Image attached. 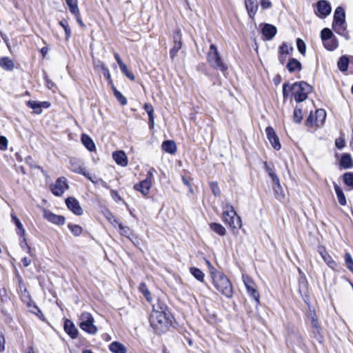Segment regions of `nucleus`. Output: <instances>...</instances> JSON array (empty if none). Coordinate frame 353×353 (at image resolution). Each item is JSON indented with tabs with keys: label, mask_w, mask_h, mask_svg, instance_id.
<instances>
[{
	"label": "nucleus",
	"mask_w": 353,
	"mask_h": 353,
	"mask_svg": "<svg viewBox=\"0 0 353 353\" xmlns=\"http://www.w3.org/2000/svg\"><path fill=\"white\" fill-rule=\"evenodd\" d=\"M150 325L156 333L160 334L165 332L172 325L171 315L163 303L153 305L150 318Z\"/></svg>",
	"instance_id": "nucleus-1"
},
{
	"label": "nucleus",
	"mask_w": 353,
	"mask_h": 353,
	"mask_svg": "<svg viewBox=\"0 0 353 353\" xmlns=\"http://www.w3.org/2000/svg\"><path fill=\"white\" fill-rule=\"evenodd\" d=\"M312 92V87L305 81L296 82L292 85L285 83L283 85V95L286 99L289 95V92L294 97V100L299 103L305 101L307 94Z\"/></svg>",
	"instance_id": "nucleus-2"
},
{
	"label": "nucleus",
	"mask_w": 353,
	"mask_h": 353,
	"mask_svg": "<svg viewBox=\"0 0 353 353\" xmlns=\"http://www.w3.org/2000/svg\"><path fill=\"white\" fill-rule=\"evenodd\" d=\"M213 285L216 289L227 298H230L233 294L232 284L228 277L221 272L214 268L210 270Z\"/></svg>",
	"instance_id": "nucleus-3"
},
{
	"label": "nucleus",
	"mask_w": 353,
	"mask_h": 353,
	"mask_svg": "<svg viewBox=\"0 0 353 353\" xmlns=\"http://www.w3.org/2000/svg\"><path fill=\"white\" fill-rule=\"evenodd\" d=\"M223 213L222 220L225 224L229 225L232 228H240L242 222L240 216H239L234 207L228 202H224L221 205Z\"/></svg>",
	"instance_id": "nucleus-4"
},
{
	"label": "nucleus",
	"mask_w": 353,
	"mask_h": 353,
	"mask_svg": "<svg viewBox=\"0 0 353 353\" xmlns=\"http://www.w3.org/2000/svg\"><path fill=\"white\" fill-rule=\"evenodd\" d=\"M207 61L210 65L216 70L225 72L228 70L227 65L223 62L217 47L211 44L207 54Z\"/></svg>",
	"instance_id": "nucleus-5"
},
{
	"label": "nucleus",
	"mask_w": 353,
	"mask_h": 353,
	"mask_svg": "<svg viewBox=\"0 0 353 353\" xmlns=\"http://www.w3.org/2000/svg\"><path fill=\"white\" fill-rule=\"evenodd\" d=\"M79 320V327L81 330L92 335L97 333L98 329L94 324V319L90 313L87 312H82L80 315Z\"/></svg>",
	"instance_id": "nucleus-6"
},
{
	"label": "nucleus",
	"mask_w": 353,
	"mask_h": 353,
	"mask_svg": "<svg viewBox=\"0 0 353 353\" xmlns=\"http://www.w3.org/2000/svg\"><path fill=\"white\" fill-rule=\"evenodd\" d=\"M242 279L246 288L247 292L256 303H260V294L256 289V285L254 280L248 275L243 274Z\"/></svg>",
	"instance_id": "nucleus-7"
},
{
	"label": "nucleus",
	"mask_w": 353,
	"mask_h": 353,
	"mask_svg": "<svg viewBox=\"0 0 353 353\" xmlns=\"http://www.w3.org/2000/svg\"><path fill=\"white\" fill-rule=\"evenodd\" d=\"M345 14L343 8L341 7L336 8L334 14L333 28L338 34H342V32L345 30L344 26L345 21Z\"/></svg>",
	"instance_id": "nucleus-8"
},
{
	"label": "nucleus",
	"mask_w": 353,
	"mask_h": 353,
	"mask_svg": "<svg viewBox=\"0 0 353 353\" xmlns=\"http://www.w3.org/2000/svg\"><path fill=\"white\" fill-rule=\"evenodd\" d=\"M70 169L78 174H81L88 178L90 181H91L93 183H96L97 182L91 177L90 174L85 171V168L83 167V163L77 158H71L70 159Z\"/></svg>",
	"instance_id": "nucleus-9"
},
{
	"label": "nucleus",
	"mask_w": 353,
	"mask_h": 353,
	"mask_svg": "<svg viewBox=\"0 0 353 353\" xmlns=\"http://www.w3.org/2000/svg\"><path fill=\"white\" fill-rule=\"evenodd\" d=\"M68 188L69 185L67 183V179L63 176L58 178L55 183L50 185L51 192L57 196H61Z\"/></svg>",
	"instance_id": "nucleus-10"
},
{
	"label": "nucleus",
	"mask_w": 353,
	"mask_h": 353,
	"mask_svg": "<svg viewBox=\"0 0 353 353\" xmlns=\"http://www.w3.org/2000/svg\"><path fill=\"white\" fill-rule=\"evenodd\" d=\"M331 10L330 3L327 1L320 0L316 3L315 13L319 17L323 19L330 14Z\"/></svg>",
	"instance_id": "nucleus-11"
},
{
	"label": "nucleus",
	"mask_w": 353,
	"mask_h": 353,
	"mask_svg": "<svg viewBox=\"0 0 353 353\" xmlns=\"http://www.w3.org/2000/svg\"><path fill=\"white\" fill-rule=\"evenodd\" d=\"M265 133L267 135V137L270 142L272 146L276 150H279L281 148V143L279 142V139L276 134L274 129L269 126L267 127L265 129Z\"/></svg>",
	"instance_id": "nucleus-12"
},
{
	"label": "nucleus",
	"mask_w": 353,
	"mask_h": 353,
	"mask_svg": "<svg viewBox=\"0 0 353 353\" xmlns=\"http://www.w3.org/2000/svg\"><path fill=\"white\" fill-rule=\"evenodd\" d=\"M65 204L68 209L76 215H81L83 212L79 202L74 197H68L65 200Z\"/></svg>",
	"instance_id": "nucleus-13"
},
{
	"label": "nucleus",
	"mask_w": 353,
	"mask_h": 353,
	"mask_svg": "<svg viewBox=\"0 0 353 353\" xmlns=\"http://www.w3.org/2000/svg\"><path fill=\"white\" fill-rule=\"evenodd\" d=\"M43 216L48 221L57 224L58 225H63L65 223V217L61 215H57L49 210H45Z\"/></svg>",
	"instance_id": "nucleus-14"
},
{
	"label": "nucleus",
	"mask_w": 353,
	"mask_h": 353,
	"mask_svg": "<svg viewBox=\"0 0 353 353\" xmlns=\"http://www.w3.org/2000/svg\"><path fill=\"white\" fill-rule=\"evenodd\" d=\"M152 183L149 180H143L139 183L134 185V188L140 192L143 196H147L150 193Z\"/></svg>",
	"instance_id": "nucleus-15"
},
{
	"label": "nucleus",
	"mask_w": 353,
	"mask_h": 353,
	"mask_svg": "<svg viewBox=\"0 0 353 353\" xmlns=\"http://www.w3.org/2000/svg\"><path fill=\"white\" fill-rule=\"evenodd\" d=\"M248 13L251 19H254L258 10V2L256 0H245Z\"/></svg>",
	"instance_id": "nucleus-16"
},
{
	"label": "nucleus",
	"mask_w": 353,
	"mask_h": 353,
	"mask_svg": "<svg viewBox=\"0 0 353 353\" xmlns=\"http://www.w3.org/2000/svg\"><path fill=\"white\" fill-rule=\"evenodd\" d=\"M276 28L271 24L266 23L262 28V34L267 40H271L276 34Z\"/></svg>",
	"instance_id": "nucleus-17"
},
{
	"label": "nucleus",
	"mask_w": 353,
	"mask_h": 353,
	"mask_svg": "<svg viewBox=\"0 0 353 353\" xmlns=\"http://www.w3.org/2000/svg\"><path fill=\"white\" fill-rule=\"evenodd\" d=\"M113 159L115 162L123 167L128 165V158L126 154L123 151H117L112 154Z\"/></svg>",
	"instance_id": "nucleus-18"
},
{
	"label": "nucleus",
	"mask_w": 353,
	"mask_h": 353,
	"mask_svg": "<svg viewBox=\"0 0 353 353\" xmlns=\"http://www.w3.org/2000/svg\"><path fill=\"white\" fill-rule=\"evenodd\" d=\"M319 252L321 254L325 263L332 269H335L337 264L333 260L332 256L323 248H319Z\"/></svg>",
	"instance_id": "nucleus-19"
},
{
	"label": "nucleus",
	"mask_w": 353,
	"mask_h": 353,
	"mask_svg": "<svg viewBox=\"0 0 353 353\" xmlns=\"http://www.w3.org/2000/svg\"><path fill=\"white\" fill-rule=\"evenodd\" d=\"M64 330L72 339L77 337L78 330L70 320H65Z\"/></svg>",
	"instance_id": "nucleus-20"
},
{
	"label": "nucleus",
	"mask_w": 353,
	"mask_h": 353,
	"mask_svg": "<svg viewBox=\"0 0 353 353\" xmlns=\"http://www.w3.org/2000/svg\"><path fill=\"white\" fill-rule=\"evenodd\" d=\"M326 118V112L323 109H319L315 112L314 125L321 127L324 124Z\"/></svg>",
	"instance_id": "nucleus-21"
},
{
	"label": "nucleus",
	"mask_w": 353,
	"mask_h": 353,
	"mask_svg": "<svg viewBox=\"0 0 353 353\" xmlns=\"http://www.w3.org/2000/svg\"><path fill=\"white\" fill-rule=\"evenodd\" d=\"M287 68L290 72L300 71L301 70V63L296 59L292 58L287 64Z\"/></svg>",
	"instance_id": "nucleus-22"
},
{
	"label": "nucleus",
	"mask_w": 353,
	"mask_h": 353,
	"mask_svg": "<svg viewBox=\"0 0 353 353\" xmlns=\"http://www.w3.org/2000/svg\"><path fill=\"white\" fill-rule=\"evenodd\" d=\"M333 185L339 203L341 205H345L347 201L343 190L336 183H333Z\"/></svg>",
	"instance_id": "nucleus-23"
},
{
	"label": "nucleus",
	"mask_w": 353,
	"mask_h": 353,
	"mask_svg": "<svg viewBox=\"0 0 353 353\" xmlns=\"http://www.w3.org/2000/svg\"><path fill=\"white\" fill-rule=\"evenodd\" d=\"M144 110L147 112L149 119V126L152 129L154 125V108L153 106L150 103H145L144 105Z\"/></svg>",
	"instance_id": "nucleus-24"
},
{
	"label": "nucleus",
	"mask_w": 353,
	"mask_h": 353,
	"mask_svg": "<svg viewBox=\"0 0 353 353\" xmlns=\"http://www.w3.org/2000/svg\"><path fill=\"white\" fill-rule=\"evenodd\" d=\"M110 350L113 353H126L125 347L119 342H112L109 345Z\"/></svg>",
	"instance_id": "nucleus-25"
},
{
	"label": "nucleus",
	"mask_w": 353,
	"mask_h": 353,
	"mask_svg": "<svg viewBox=\"0 0 353 353\" xmlns=\"http://www.w3.org/2000/svg\"><path fill=\"white\" fill-rule=\"evenodd\" d=\"M340 165L345 169L351 168L353 167V161L349 154H344L342 155Z\"/></svg>",
	"instance_id": "nucleus-26"
},
{
	"label": "nucleus",
	"mask_w": 353,
	"mask_h": 353,
	"mask_svg": "<svg viewBox=\"0 0 353 353\" xmlns=\"http://www.w3.org/2000/svg\"><path fill=\"white\" fill-rule=\"evenodd\" d=\"M0 67L6 70H12L14 67V64L12 59L5 57L0 59Z\"/></svg>",
	"instance_id": "nucleus-27"
},
{
	"label": "nucleus",
	"mask_w": 353,
	"mask_h": 353,
	"mask_svg": "<svg viewBox=\"0 0 353 353\" xmlns=\"http://www.w3.org/2000/svg\"><path fill=\"white\" fill-rule=\"evenodd\" d=\"M162 149L166 152L174 154L176 150V146L174 141L168 140L163 142Z\"/></svg>",
	"instance_id": "nucleus-28"
},
{
	"label": "nucleus",
	"mask_w": 353,
	"mask_h": 353,
	"mask_svg": "<svg viewBox=\"0 0 353 353\" xmlns=\"http://www.w3.org/2000/svg\"><path fill=\"white\" fill-rule=\"evenodd\" d=\"M81 141L88 150L94 151L95 150V144L89 136L83 134L81 136Z\"/></svg>",
	"instance_id": "nucleus-29"
},
{
	"label": "nucleus",
	"mask_w": 353,
	"mask_h": 353,
	"mask_svg": "<svg viewBox=\"0 0 353 353\" xmlns=\"http://www.w3.org/2000/svg\"><path fill=\"white\" fill-rule=\"evenodd\" d=\"M323 46L327 50L332 51L338 47L339 43L336 38L333 36L330 39H326V41L323 42Z\"/></svg>",
	"instance_id": "nucleus-30"
},
{
	"label": "nucleus",
	"mask_w": 353,
	"mask_h": 353,
	"mask_svg": "<svg viewBox=\"0 0 353 353\" xmlns=\"http://www.w3.org/2000/svg\"><path fill=\"white\" fill-rule=\"evenodd\" d=\"M11 218H12V221L14 222V223L15 224L16 227L19 230V231L17 232V234L20 236H24V235H25V229H24L22 223H21V222L20 221V220L17 217V216L15 215L14 213H12L11 214Z\"/></svg>",
	"instance_id": "nucleus-31"
},
{
	"label": "nucleus",
	"mask_w": 353,
	"mask_h": 353,
	"mask_svg": "<svg viewBox=\"0 0 353 353\" xmlns=\"http://www.w3.org/2000/svg\"><path fill=\"white\" fill-rule=\"evenodd\" d=\"M66 3L69 8L70 12L74 15H78L80 12L78 7L77 0H65Z\"/></svg>",
	"instance_id": "nucleus-32"
},
{
	"label": "nucleus",
	"mask_w": 353,
	"mask_h": 353,
	"mask_svg": "<svg viewBox=\"0 0 353 353\" xmlns=\"http://www.w3.org/2000/svg\"><path fill=\"white\" fill-rule=\"evenodd\" d=\"M273 189L275 193V196L279 200H282L285 197V194L283 188L280 184L279 180L277 183H274Z\"/></svg>",
	"instance_id": "nucleus-33"
},
{
	"label": "nucleus",
	"mask_w": 353,
	"mask_h": 353,
	"mask_svg": "<svg viewBox=\"0 0 353 353\" xmlns=\"http://www.w3.org/2000/svg\"><path fill=\"white\" fill-rule=\"evenodd\" d=\"M210 228L220 236H224L226 233L225 228L220 223H212L210 224Z\"/></svg>",
	"instance_id": "nucleus-34"
},
{
	"label": "nucleus",
	"mask_w": 353,
	"mask_h": 353,
	"mask_svg": "<svg viewBox=\"0 0 353 353\" xmlns=\"http://www.w3.org/2000/svg\"><path fill=\"white\" fill-rule=\"evenodd\" d=\"M349 65V59L346 56H342L338 61L337 65L341 72H345Z\"/></svg>",
	"instance_id": "nucleus-35"
},
{
	"label": "nucleus",
	"mask_w": 353,
	"mask_h": 353,
	"mask_svg": "<svg viewBox=\"0 0 353 353\" xmlns=\"http://www.w3.org/2000/svg\"><path fill=\"white\" fill-rule=\"evenodd\" d=\"M190 272L192 274V275L195 279H196L199 281H200V282L204 281L205 275H204L203 272L200 269H199L197 268L192 267V268H190Z\"/></svg>",
	"instance_id": "nucleus-36"
},
{
	"label": "nucleus",
	"mask_w": 353,
	"mask_h": 353,
	"mask_svg": "<svg viewBox=\"0 0 353 353\" xmlns=\"http://www.w3.org/2000/svg\"><path fill=\"white\" fill-rule=\"evenodd\" d=\"M139 291L144 295L146 300L148 302H151V301H152L151 294L146 286V284L143 282L141 283L139 285Z\"/></svg>",
	"instance_id": "nucleus-37"
},
{
	"label": "nucleus",
	"mask_w": 353,
	"mask_h": 353,
	"mask_svg": "<svg viewBox=\"0 0 353 353\" xmlns=\"http://www.w3.org/2000/svg\"><path fill=\"white\" fill-rule=\"evenodd\" d=\"M27 105L32 108L34 110L35 114H39L42 112V110L40 106V103L39 101H28L27 102Z\"/></svg>",
	"instance_id": "nucleus-38"
},
{
	"label": "nucleus",
	"mask_w": 353,
	"mask_h": 353,
	"mask_svg": "<svg viewBox=\"0 0 353 353\" xmlns=\"http://www.w3.org/2000/svg\"><path fill=\"white\" fill-rule=\"evenodd\" d=\"M310 325L312 329V332L314 334L315 337H316L319 340H320L322 337L321 327L319 325L318 321L315 323H311Z\"/></svg>",
	"instance_id": "nucleus-39"
},
{
	"label": "nucleus",
	"mask_w": 353,
	"mask_h": 353,
	"mask_svg": "<svg viewBox=\"0 0 353 353\" xmlns=\"http://www.w3.org/2000/svg\"><path fill=\"white\" fill-rule=\"evenodd\" d=\"M293 50L292 46L286 43H283L279 47V54L282 55L290 54Z\"/></svg>",
	"instance_id": "nucleus-40"
},
{
	"label": "nucleus",
	"mask_w": 353,
	"mask_h": 353,
	"mask_svg": "<svg viewBox=\"0 0 353 353\" xmlns=\"http://www.w3.org/2000/svg\"><path fill=\"white\" fill-rule=\"evenodd\" d=\"M68 227L75 236H79L82 233V228L79 225L69 223Z\"/></svg>",
	"instance_id": "nucleus-41"
},
{
	"label": "nucleus",
	"mask_w": 353,
	"mask_h": 353,
	"mask_svg": "<svg viewBox=\"0 0 353 353\" xmlns=\"http://www.w3.org/2000/svg\"><path fill=\"white\" fill-rule=\"evenodd\" d=\"M343 178L345 185L353 189V172L345 173Z\"/></svg>",
	"instance_id": "nucleus-42"
},
{
	"label": "nucleus",
	"mask_w": 353,
	"mask_h": 353,
	"mask_svg": "<svg viewBox=\"0 0 353 353\" xmlns=\"http://www.w3.org/2000/svg\"><path fill=\"white\" fill-rule=\"evenodd\" d=\"M182 47V43L174 42L172 48L170 50V56L172 59H174L177 54V52Z\"/></svg>",
	"instance_id": "nucleus-43"
},
{
	"label": "nucleus",
	"mask_w": 353,
	"mask_h": 353,
	"mask_svg": "<svg viewBox=\"0 0 353 353\" xmlns=\"http://www.w3.org/2000/svg\"><path fill=\"white\" fill-rule=\"evenodd\" d=\"M345 262L346 267L353 273V259L349 252H346L345 254Z\"/></svg>",
	"instance_id": "nucleus-44"
},
{
	"label": "nucleus",
	"mask_w": 353,
	"mask_h": 353,
	"mask_svg": "<svg viewBox=\"0 0 353 353\" xmlns=\"http://www.w3.org/2000/svg\"><path fill=\"white\" fill-rule=\"evenodd\" d=\"M334 36L332 32L329 28H324L321 30V37L323 43Z\"/></svg>",
	"instance_id": "nucleus-45"
},
{
	"label": "nucleus",
	"mask_w": 353,
	"mask_h": 353,
	"mask_svg": "<svg viewBox=\"0 0 353 353\" xmlns=\"http://www.w3.org/2000/svg\"><path fill=\"white\" fill-rule=\"evenodd\" d=\"M296 46L299 52L301 54L305 55L306 51V46L305 42L301 39H297Z\"/></svg>",
	"instance_id": "nucleus-46"
},
{
	"label": "nucleus",
	"mask_w": 353,
	"mask_h": 353,
	"mask_svg": "<svg viewBox=\"0 0 353 353\" xmlns=\"http://www.w3.org/2000/svg\"><path fill=\"white\" fill-rule=\"evenodd\" d=\"M118 227L121 234L125 236H129L130 234V229L128 226H124L121 223H118Z\"/></svg>",
	"instance_id": "nucleus-47"
},
{
	"label": "nucleus",
	"mask_w": 353,
	"mask_h": 353,
	"mask_svg": "<svg viewBox=\"0 0 353 353\" xmlns=\"http://www.w3.org/2000/svg\"><path fill=\"white\" fill-rule=\"evenodd\" d=\"M59 25L63 28V29L65 30V38L68 40L71 35V30H70L67 21L65 20L61 21H59Z\"/></svg>",
	"instance_id": "nucleus-48"
},
{
	"label": "nucleus",
	"mask_w": 353,
	"mask_h": 353,
	"mask_svg": "<svg viewBox=\"0 0 353 353\" xmlns=\"http://www.w3.org/2000/svg\"><path fill=\"white\" fill-rule=\"evenodd\" d=\"M114 94L121 105H123L127 103L126 98L119 91H118L116 89H114Z\"/></svg>",
	"instance_id": "nucleus-49"
},
{
	"label": "nucleus",
	"mask_w": 353,
	"mask_h": 353,
	"mask_svg": "<svg viewBox=\"0 0 353 353\" xmlns=\"http://www.w3.org/2000/svg\"><path fill=\"white\" fill-rule=\"evenodd\" d=\"M120 69L121 70V72L128 77L129 78L130 80H134V75L133 74L132 72H130L128 70V67L127 65L124 63L123 65H121L120 67Z\"/></svg>",
	"instance_id": "nucleus-50"
},
{
	"label": "nucleus",
	"mask_w": 353,
	"mask_h": 353,
	"mask_svg": "<svg viewBox=\"0 0 353 353\" xmlns=\"http://www.w3.org/2000/svg\"><path fill=\"white\" fill-rule=\"evenodd\" d=\"M294 121L301 123L303 119L302 110L300 108H295L293 115Z\"/></svg>",
	"instance_id": "nucleus-51"
},
{
	"label": "nucleus",
	"mask_w": 353,
	"mask_h": 353,
	"mask_svg": "<svg viewBox=\"0 0 353 353\" xmlns=\"http://www.w3.org/2000/svg\"><path fill=\"white\" fill-rule=\"evenodd\" d=\"M265 170L268 173L269 176L272 178L273 183H277L278 180H279L278 176H276L274 170L271 168L268 167L266 164Z\"/></svg>",
	"instance_id": "nucleus-52"
},
{
	"label": "nucleus",
	"mask_w": 353,
	"mask_h": 353,
	"mask_svg": "<svg viewBox=\"0 0 353 353\" xmlns=\"http://www.w3.org/2000/svg\"><path fill=\"white\" fill-rule=\"evenodd\" d=\"M210 187L211 190L212 191L213 194L215 196H220L221 190H220L218 183L216 182H210Z\"/></svg>",
	"instance_id": "nucleus-53"
},
{
	"label": "nucleus",
	"mask_w": 353,
	"mask_h": 353,
	"mask_svg": "<svg viewBox=\"0 0 353 353\" xmlns=\"http://www.w3.org/2000/svg\"><path fill=\"white\" fill-rule=\"evenodd\" d=\"M8 148V140L3 136H0V150H6Z\"/></svg>",
	"instance_id": "nucleus-54"
},
{
	"label": "nucleus",
	"mask_w": 353,
	"mask_h": 353,
	"mask_svg": "<svg viewBox=\"0 0 353 353\" xmlns=\"http://www.w3.org/2000/svg\"><path fill=\"white\" fill-rule=\"evenodd\" d=\"M310 323H315L318 321L317 316L314 311H310L307 315Z\"/></svg>",
	"instance_id": "nucleus-55"
},
{
	"label": "nucleus",
	"mask_w": 353,
	"mask_h": 353,
	"mask_svg": "<svg viewBox=\"0 0 353 353\" xmlns=\"http://www.w3.org/2000/svg\"><path fill=\"white\" fill-rule=\"evenodd\" d=\"M272 2L270 0H261V6L263 10L272 7Z\"/></svg>",
	"instance_id": "nucleus-56"
},
{
	"label": "nucleus",
	"mask_w": 353,
	"mask_h": 353,
	"mask_svg": "<svg viewBox=\"0 0 353 353\" xmlns=\"http://www.w3.org/2000/svg\"><path fill=\"white\" fill-rule=\"evenodd\" d=\"M335 145L339 149H342L345 146V141L343 138L336 139L335 141Z\"/></svg>",
	"instance_id": "nucleus-57"
},
{
	"label": "nucleus",
	"mask_w": 353,
	"mask_h": 353,
	"mask_svg": "<svg viewBox=\"0 0 353 353\" xmlns=\"http://www.w3.org/2000/svg\"><path fill=\"white\" fill-rule=\"evenodd\" d=\"M173 38H174V42L182 43L181 42V34L179 30H177L174 32Z\"/></svg>",
	"instance_id": "nucleus-58"
},
{
	"label": "nucleus",
	"mask_w": 353,
	"mask_h": 353,
	"mask_svg": "<svg viewBox=\"0 0 353 353\" xmlns=\"http://www.w3.org/2000/svg\"><path fill=\"white\" fill-rule=\"evenodd\" d=\"M5 350V339L2 333L0 332V352Z\"/></svg>",
	"instance_id": "nucleus-59"
},
{
	"label": "nucleus",
	"mask_w": 353,
	"mask_h": 353,
	"mask_svg": "<svg viewBox=\"0 0 353 353\" xmlns=\"http://www.w3.org/2000/svg\"><path fill=\"white\" fill-rule=\"evenodd\" d=\"M314 121H315V115L314 116L311 113L307 119V123L310 125H314Z\"/></svg>",
	"instance_id": "nucleus-60"
},
{
	"label": "nucleus",
	"mask_w": 353,
	"mask_h": 353,
	"mask_svg": "<svg viewBox=\"0 0 353 353\" xmlns=\"http://www.w3.org/2000/svg\"><path fill=\"white\" fill-rule=\"evenodd\" d=\"M154 172V168L150 169V170L148 172V174L146 175L145 180H149L150 181L152 182Z\"/></svg>",
	"instance_id": "nucleus-61"
},
{
	"label": "nucleus",
	"mask_w": 353,
	"mask_h": 353,
	"mask_svg": "<svg viewBox=\"0 0 353 353\" xmlns=\"http://www.w3.org/2000/svg\"><path fill=\"white\" fill-rule=\"evenodd\" d=\"M114 58H115V59H116V61H117V62L118 65H119V67H120L121 65H123V64H124V63H123V61L121 60V57H120L119 54L117 52H115V53L114 54Z\"/></svg>",
	"instance_id": "nucleus-62"
},
{
	"label": "nucleus",
	"mask_w": 353,
	"mask_h": 353,
	"mask_svg": "<svg viewBox=\"0 0 353 353\" xmlns=\"http://www.w3.org/2000/svg\"><path fill=\"white\" fill-rule=\"evenodd\" d=\"M21 262L25 267H28L31 263V259L28 257H24L21 259Z\"/></svg>",
	"instance_id": "nucleus-63"
},
{
	"label": "nucleus",
	"mask_w": 353,
	"mask_h": 353,
	"mask_svg": "<svg viewBox=\"0 0 353 353\" xmlns=\"http://www.w3.org/2000/svg\"><path fill=\"white\" fill-rule=\"evenodd\" d=\"M21 248L26 250L27 252H30V248L28 246V245L26 243V239L23 238V242L21 243Z\"/></svg>",
	"instance_id": "nucleus-64"
}]
</instances>
